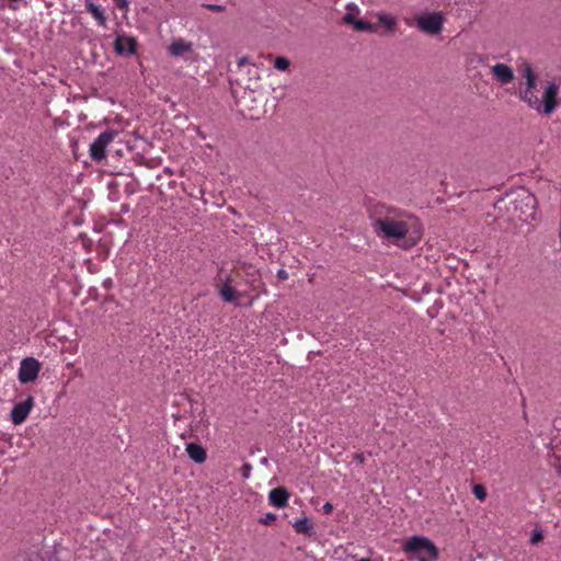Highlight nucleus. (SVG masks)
Returning a JSON list of instances; mask_svg holds the SVG:
<instances>
[{
  "instance_id": "obj_6",
  "label": "nucleus",
  "mask_w": 561,
  "mask_h": 561,
  "mask_svg": "<svg viewBox=\"0 0 561 561\" xmlns=\"http://www.w3.org/2000/svg\"><path fill=\"white\" fill-rule=\"evenodd\" d=\"M116 135L117 133L112 129L101 133L90 145L91 159L96 162L104 160L106 157V148L114 140Z\"/></svg>"
},
{
  "instance_id": "obj_23",
  "label": "nucleus",
  "mask_w": 561,
  "mask_h": 561,
  "mask_svg": "<svg viewBox=\"0 0 561 561\" xmlns=\"http://www.w3.org/2000/svg\"><path fill=\"white\" fill-rule=\"evenodd\" d=\"M543 539V535L541 531L539 530H535L530 537V542L533 545H537L538 542H540L541 540Z\"/></svg>"
},
{
  "instance_id": "obj_10",
  "label": "nucleus",
  "mask_w": 561,
  "mask_h": 561,
  "mask_svg": "<svg viewBox=\"0 0 561 561\" xmlns=\"http://www.w3.org/2000/svg\"><path fill=\"white\" fill-rule=\"evenodd\" d=\"M492 75L501 84H508L514 79L513 69L505 64H496L491 69Z\"/></svg>"
},
{
  "instance_id": "obj_5",
  "label": "nucleus",
  "mask_w": 561,
  "mask_h": 561,
  "mask_svg": "<svg viewBox=\"0 0 561 561\" xmlns=\"http://www.w3.org/2000/svg\"><path fill=\"white\" fill-rule=\"evenodd\" d=\"M404 21L408 25H413L412 20L405 19ZM413 21L420 32L435 36L440 34L444 30L445 15L442 11L421 13L416 14Z\"/></svg>"
},
{
  "instance_id": "obj_12",
  "label": "nucleus",
  "mask_w": 561,
  "mask_h": 561,
  "mask_svg": "<svg viewBox=\"0 0 561 561\" xmlns=\"http://www.w3.org/2000/svg\"><path fill=\"white\" fill-rule=\"evenodd\" d=\"M377 18V28L379 26H382L387 33L393 34L397 31L398 27V20L396 16L385 13V12H378L376 14Z\"/></svg>"
},
{
  "instance_id": "obj_29",
  "label": "nucleus",
  "mask_w": 561,
  "mask_h": 561,
  "mask_svg": "<svg viewBox=\"0 0 561 561\" xmlns=\"http://www.w3.org/2000/svg\"><path fill=\"white\" fill-rule=\"evenodd\" d=\"M322 511L324 514L329 515L332 513L333 511V505L331 503H325L323 506H322Z\"/></svg>"
},
{
  "instance_id": "obj_28",
  "label": "nucleus",
  "mask_w": 561,
  "mask_h": 561,
  "mask_svg": "<svg viewBox=\"0 0 561 561\" xmlns=\"http://www.w3.org/2000/svg\"><path fill=\"white\" fill-rule=\"evenodd\" d=\"M353 458H354V460H355V461H357L358 463H364V462H365V460H366V459H365V456H364V454H363V453H356V454L354 455V457H353Z\"/></svg>"
},
{
  "instance_id": "obj_13",
  "label": "nucleus",
  "mask_w": 561,
  "mask_h": 561,
  "mask_svg": "<svg viewBox=\"0 0 561 561\" xmlns=\"http://www.w3.org/2000/svg\"><path fill=\"white\" fill-rule=\"evenodd\" d=\"M85 9L100 26L106 27L105 10L100 4H96L93 0H85Z\"/></svg>"
},
{
  "instance_id": "obj_17",
  "label": "nucleus",
  "mask_w": 561,
  "mask_h": 561,
  "mask_svg": "<svg viewBox=\"0 0 561 561\" xmlns=\"http://www.w3.org/2000/svg\"><path fill=\"white\" fill-rule=\"evenodd\" d=\"M294 529L297 534L311 536L313 526H312V523L307 517H304V518L297 519L294 523Z\"/></svg>"
},
{
  "instance_id": "obj_14",
  "label": "nucleus",
  "mask_w": 561,
  "mask_h": 561,
  "mask_svg": "<svg viewBox=\"0 0 561 561\" xmlns=\"http://www.w3.org/2000/svg\"><path fill=\"white\" fill-rule=\"evenodd\" d=\"M114 46H115L116 53L119 55H123L126 53L133 54V53H135V49H136V42L130 37L118 36L115 39Z\"/></svg>"
},
{
  "instance_id": "obj_19",
  "label": "nucleus",
  "mask_w": 561,
  "mask_h": 561,
  "mask_svg": "<svg viewBox=\"0 0 561 561\" xmlns=\"http://www.w3.org/2000/svg\"><path fill=\"white\" fill-rule=\"evenodd\" d=\"M561 450L558 449L549 459V462L552 467L557 469V471L561 474Z\"/></svg>"
},
{
  "instance_id": "obj_3",
  "label": "nucleus",
  "mask_w": 561,
  "mask_h": 561,
  "mask_svg": "<svg viewBox=\"0 0 561 561\" xmlns=\"http://www.w3.org/2000/svg\"><path fill=\"white\" fill-rule=\"evenodd\" d=\"M403 551L407 554L415 556L416 561H436L439 556L434 542L424 536L408 538L404 542Z\"/></svg>"
},
{
  "instance_id": "obj_8",
  "label": "nucleus",
  "mask_w": 561,
  "mask_h": 561,
  "mask_svg": "<svg viewBox=\"0 0 561 561\" xmlns=\"http://www.w3.org/2000/svg\"><path fill=\"white\" fill-rule=\"evenodd\" d=\"M41 365L39 362L33 357H26L21 362L19 368V380L22 383H28L34 381L39 373Z\"/></svg>"
},
{
  "instance_id": "obj_26",
  "label": "nucleus",
  "mask_w": 561,
  "mask_h": 561,
  "mask_svg": "<svg viewBox=\"0 0 561 561\" xmlns=\"http://www.w3.org/2000/svg\"><path fill=\"white\" fill-rule=\"evenodd\" d=\"M114 2H115L116 7L118 9H122V10L123 9H125V10L128 9V1L127 0H114Z\"/></svg>"
},
{
  "instance_id": "obj_30",
  "label": "nucleus",
  "mask_w": 561,
  "mask_h": 561,
  "mask_svg": "<svg viewBox=\"0 0 561 561\" xmlns=\"http://www.w3.org/2000/svg\"><path fill=\"white\" fill-rule=\"evenodd\" d=\"M277 276H278L279 279H283V280L288 278V274H287V272L285 270H279L278 273H277Z\"/></svg>"
},
{
  "instance_id": "obj_22",
  "label": "nucleus",
  "mask_w": 561,
  "mask_h": 561,
  "mask_svg": "<svg viewBox=\"0 0 561 561\" xmlns=\"http://www.w3.org/2000/svg\"><path fill=\"white\" fill-rule=\"evenodd\" d=\"M276 520V514L274 513H267L264 515V517L260 518V523L262 525H271Z\"/></svg>"
},
{
  "instance_id": "obj_16",
  "label": "nucleus",
  "mask_w": 561,
  "mask_h": 561,
  "mask_svg": "<svg viewBox=\"0 0 561 561\" xmlns=\"http://www.w3.org/2000/svg\"><path fill=\"white\" fill-rule=\"evenodd\" d=\"M221 298L227 302H232L237 299L236 289L231 285V278L227 277L224 284L219 287Z\"/></svg>"
},
{
  "instance_id": "obj_18",
  "label": "nucleus",
  "mask_w": 561,
  "mask_h": 561,
  "mask_svg": "<svg viewBox=\"0 0 561 561\" xmlns=\"http://www.w3.org/2000/svg\"><path fill=\"white\" fill-rule=\"evenodd\" d=\"M356 31H360V32H369V33H376L377 32V25L376 24H373L368 21H364V20H357V22L355 23V27H354Z\"/></svg>"
},
{
  "instance_id": "obj_27",
  "label": "nucleus",
  "mask_w": 561,
  "mask_h": 561,
  "mask_svg": "<svg viewBox=\"0 0 561 561\" xmlns=\"http://www.w3.org/2000/svg\"><path fill=\"white\" fill-rule=\"evenodd\" d=\"M237 64H238V67H243V66H245V65H250V64H251V61H250V58H249V57H247V56H242V57H240V58L238 59Z\"/></svg>"
},
{
  "instance_id": "obj_2",
  "label": "nucleus",
  "mask_w": 561,
  "mask_h": 561,
  "mask_svg": "<svg viewBox=\"0 0 561 561\" xmlns=\"http://www.w3.org/2000/svg\"><path fill=\"white\" fill-rule=\"evenodd\" d=\"M520 72L525 81L519 87V99L538 114L550 116L559 106L560 87L554 82H548L539 98L538 78L533 67L525 64Z\"/></svg>"
},
{
  "instance_id": "obj_4",
  "label": "nucleus",
  "mask_w": 561,
  "mask_h": 561,
  "mask_svg": "<svg viewBox=\"0 0 561 561\" xmlns=\"http://www.w3.org/2000/svg\"><path fill=\"white\" fill-rule=\"evenodd\" d=\"M508 210L512 213L513 220L528 222L535 218L536 197L527 191H523L511 201Z\"/></svg>"
},
{
  "instance_id": "obj_21",
  "label": "nucleus",
  "mask_w": 561,
  "mask_h": 561,
  "mask_svg": "<svg viewBox=\"0 0 561 561\" xmlns=\"http://www.w3.org/2000/svg\"><path fill=\"white\" fill-rule=\"evenodd\" d=\"M472 493L479 501H484L486 499V491L482 484H476L472 488Z\"/></svg>"
},
{
  "instance_id": "obj_25",
  "label": "nucleus",
  "mask_w": 561,
  "mask_h": 561,
  "mask_svg": "<svg viewBox=\"0 0 561 561\" xmlns=\"http://www.w3.org/2000/svg\"><path fill=\"white\" fill-rule=\"evenodd\" d=\"M205 7L208 10L214 11V12H222L225 10V8L222 5H218V4H206Z\"/></svg>"
},
{
  "instance_id": "obj_1",
  "label": "nucleus",
  "mask_w": 561,
  "mask_h": 561,
  "mask_svg": "<svg viewBox=\"0 0 561 561\" xmlns=\"http://www.w3.org/2000/svg\"><path fill=\"white\" fill-rule=\"evenodd\" d=\"M367 211L374 231L380 238L393 242L403 240L405 249L414 247L422 239L423 226L413 213L383 203H370Z\"/></svg>"
},
{
  "instance_id": "obj_7",
  "label": "nucleus",
  "mask_w": 561,
  "mask_h": 561,
  "mask_svg": "<svg viewBox=\"0 0 561 561\" xmlns=\"http://www.w3.org/2000/svg\"><path fill=\"white\" fill-rule=\"evenodd\" d=\"M168 53L170 56L183 58L185 61H194L196 59L193 43L182 37L174 38L171 42Z\"/></svg>"
},
{
  "instance_id": "obj_15",
  "label": "nucleus",
  "mask_w": 561,
  "mask_h": 561,
  "mask_svg": "<svg viewBox=\"0 0 561 561\" xmlns=\"http://www.w3.org/2000/svg\"><path fill=\"white\" fill-rule=\"evenodd\" d=\"M186 453L188 457L197 463H203L207 458L205 448L195 443H188L186 445Z\"/></svg>"
},
{
  "instance_id": "obj_9",
  "label": "nucleus",
  "mask_w": 561,
  "mask_h": 561,
  "mask_svg": "<svg viewBox=\"0 0 561 561\" xmlns=\"http://www.w3.org/2000/svg\"><path fill=\"white\" fill-rule=\"evenodd\" d=\"M34 407V398L27 397L24 401L16 403L11 411V421L15 425H20L25 422L30 412Z\"/></svg>"
},
{
  "instance_id": "obj_11",
  "label": "nucleus",
  "mask_w": 561,
  "mask_h": 561,
  "mask_svg": "<svg viewBox=\"0 0 561 561\" xmlns=\"http://www.w3.org/2000/svg\"><path fill=\"white\" fill-rule=\"evenodd\" d=\"M289 492L285 488H275L268 494L271 505L284 508L288 505Z\"/></svg>"
},
{
  "instance_id": "obj_20",
  "label": "nucleus",
  "mask_w": 561,
  "mask_h": 561,
  "mask_svg": "<svg viewBox=\"0 0 561 561\" xmlns=\"http://www.w3.org/2000/svg\"><path fill=\"white\" fill-rule=\"evenodd\" d=\"M289 60L286 58V57H276L275 61H274V67L280 71H285L289 68Z\"/></svg>"
},
{
  "instance_id": "obj_24",
  "label": "nucleus",
  "mask_w": 561,
  "mask_h": 561,
  "mask_svg": "<svg viewBox=\"0 0 561 561\" xmlns=\"http://www.w3.org/2000/svg\"><path fill=\"white\" fill-rule=\"evenodd\" d=\"M343 21L346 24H352L354 27H355V23L357 22V20L351 13L345 14L344 18H343Z\"/></svg>"
}]
</instances>
